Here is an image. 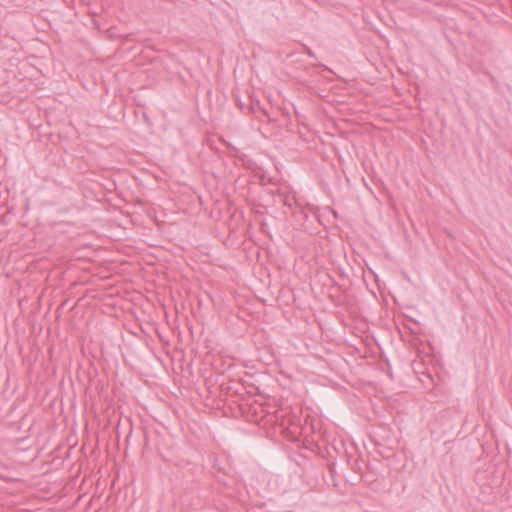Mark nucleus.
Returning <instances> with one entry per match:
<instances>
[{
  "instance_id": "f257e3e1",
  "label": "nucleus",
  "mask_w": 512,
  "mask_h": 512,
  "mask_svg": "<svg viewBox=\"0 0 512 512\" xmlns=\"http://www.w3.org/2000/svg\"><path fill=\"white\" fill-rule=\"evenodd\" d=\"M249 108H250V110H251L253 113H255L257 110H260V106H259V103H258V102H257V103H255V104H254V103H251V104L249 105Z\"/></svg>"
}]
</instances>
